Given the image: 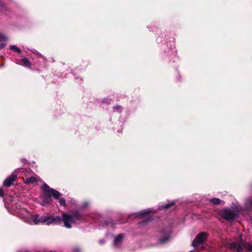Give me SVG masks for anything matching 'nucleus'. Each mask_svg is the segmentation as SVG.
<instances>
[{"label": "nucleus", "instance_id": "nucleus-19", "mask_svg": "<svg viewBox=\"0 0 252 252\" xmlns=\"http://www.w3.org/2000/svg\"><path fill=\"white\" fill-rule=\"evenodd\" d=\"M33 52L34 53H36V54H37V55H38L39 57L41 56L40 54H39V53H38L37 51L35 50L34 51H33Z\"/></svg>", "mask_w": 252, "mask_h": 252}, {"label": "nucleus", "instance_id": "nucleus-22", "mask_svg": "<svg viewBox=\"0 0 252 252\" xmlns=\"http://www.w3.org/2000/svg\"><path fill=\"white\" fill-rule=\"evenodd\" d=\"M103 102H105V99H104V100H103Z\"/></svg>", "mask_w": 252, "mask_h": 252}, {"label": "nucleus", "instance_id": "nucleus-8", "mask_svg": "<svg viewBox=\"0 0 252 252\" xmlns=\"http://www.w3.org/2000/svg\"><path fill=\"white\" fill-rule=\"evenodd\" d=\"M124 237V235H123L122 234H120L115 238L114 241V245H115V247H119L120 245L121 244V243L122 242V240H123Z\"/></svg>", "mask_w": 252, "mask_h": 252}, {"label": "nucleus", "instance_id": "nucleus-14", "mask_svg": "<svg viewBox=\"0 0 252 252\" xmlns=\"http://www.w3.org/2000/svg\"><path fill=\"white\" fill-rule=\"evenodd\" d=\"M210 202L215 205L220 204L221 202V200L218 198H214L210 200Z\"/></svg>", "mask_w": 252, "mask_h": 252}, {"label": "nucleus", "instance_id": "nucleus-16", "mask_svg": "<svg viewBox=\"0 0 252 252\" xmlns=\"http://www.w3.org/2000/svg\"><path fill=\"white\" fill-rule=\"evenodd\" d=\"M59 203L61 206H65L66 205L65 200L63 198H59Z\"/></svg>", "mask_w": 252, "mask_h": 252}, {"label": "nucleus", "instance_id": "nucleus-2", "mask_svg": "<svg viewBox=\"0 0 252 252\" xmlns=\"http://www.w3.org/2000/svg\"><path fill=\"white\" fill-rule=\"evenodd\" d=\"M42 189L44 194L41 197V204L42 206H47L52 202L51 196L54 199H58L62 194L57 190L50 188L46 184H44Z\"/></svg>", "mask_w": 252, "mask_h": 252}, {"label": "nucleus", "instance_id": "nucleus-1", "mask_svg": "<svg viewBox=\"0 0 252 252\" xmlns=\"http://www.w3.org/2000/svg\"><path fill=\"white\" fill-rule=\"evenodd\" d=\"M20 213V217L24 221L31 224H38L42 223L47 225L54 224L63 223V226L67 228H70L72 224L75 223L82 218V216L78 213L75 212L72 214L63 213L62 218L58 216H52L49 214L40 216L38 214H32L26 209H22Z\"/></svg>", "mask_w": 252, "mask_h": 252}, {"label": "nucleus", "instance_id": "nucleus-15", "mask_svg": "<svg viewBox=\"0 0 252 252\" xmlns=\"http://www.w3.org/2000/svg\"><path fill=\"white\" fill-rule=\"evenodd\" d=\"M9 49L14 52L20 53L21 50L20 48H19L18 47H17L15 45H11L9 47Z\"/></svg>", "mask_w": 252, "mask_h": 252}, {"label": "nucleus", "instance_id": "nucleus-4", "mask_svg": "<svg viewBox=\"0 0 252 252\" xmlns=\"http://www.w3.org/2000/svg\"><path fill=\"white\" fill-rule=\"evenodd\" d=\"M208 234L206 232L199 233L192 243L193 246L196 248H202L204 245V242Z\"/></svg>", "mask_w": 252, "mask_h": 252}, {"label": "nucleus", "instance_id": "nucleus-9", "mask_svg": "<svg viewBox=\"0 0 252 252\" xmlns=\"http://www.w3.org/2000/svg\"><path fill=\"white\" fill-rule=\"evenodd\" d=\"M7 37L3 34H0V42L2 43L0 44V50L2 49L6 45V42L7 41Z\"/></svg>", "mask_w": 252, "mask_h": 252}, {"label": "nucleus", "instance_id": "nucleus-20", "mask_svg": "<svg viewBox=\"0 0 252 252\" xmlns=\"http://www.w3.org/2000/svg\"><path fill=\"white\" fill-rule=\"evenodd\" d=\"M99 242H100V243H104V241H103V240H100V241H99Z\"/></svg>", "mask_w": 252, "mask_h": 252}, {"label": "nucleus", "instance_id": "nucleus-24", "mask_svg": "<svg viewBox=\"0 0 252 252\" xmlns=\"http://www.w3.org/2000/svg\"><path fill=\"white\" fill-rule=\"evenodd\" d=\"M29 252L26 251V252Z\"/></svg>", "mask_w": 252, "mask_h": 252}, {"label": "nucleus", "instance_id": "nucleus-6", "mask_svg": "<svg viewBox=\"0 0 252 252\" xmlns=\"http://www.w3.org/2000/svg\"><path fill=\"white\" fill-rule=\"evenodd\" d=\"M17 178V175L12 174L10 177L6 178L3 183V185L6 187H10L14 182Z\"/></svg>", "mask_w": 252, "mask_h": 252}, {"label": "nucleus", "instance_id": "nucleus-23", "mask_svg": "<svg viewBox=\"0 0 252 252\" xmlns=\"http://www.w3.org/2000/svg\"><path fill=\"white\" fill-rule=\"evenodd\" d=\"M189 252H193V251H190Z\"/></svg>", "mask_w": 252, "mask_h": 252}, {"label": "nucleus", "instance_id": "nucleus-13", "mask_svg": "<svg viewBox=\"0 0 252 252\" xmlns=\"http://www.w3.org/2000/svg\"><path fill=\"white\" fill-rule=\"evenodd\" d=\"M151 212V210H149V211H147V210L143 211V223H144V221L145 219H149L150 218V216L148 214V212Z\"/></svg>", "mask_w": 252, "mask_h": 252}, {"label": "nucleus", "instance_id": "nucleus-5", "mask_svg": "<svg viewBox=\"0 0 252 252\" xmlns=\"http://www.w3.org/2000/svg\"><path fill=\"white\" fill-rule=\"evenodd\" d=\"M220 215L227 220H231L235 219L239 214L234 210L224 209L220 212Z\"/></svg>", "mask_w": 252, "mask_h": 252}, {"label": "nucleus", "instance_id": "nucleus-17", "mask_svg": "<svg viewBox=\"0 0 252 252\" xmlns=\"http://www.w3.org/2000/svg\"><path fill=\"white\" fill-rule=\"evenodd\" d=\"M4 192L3 190L0 188V196L2 197L3 196Z\"/></svg>", "mask_w": 252, "mask_h": 252}, {"label": "nucleus", "instance_id": "nucleus-21", "mask_svg": "<svg viewBox=\"0 0 252 252\" xmlns=\"http://www.w3.org/2000/svg\"><path fill=\"white\" fill-rule=\"evenodd\" d=\"M125 221H120L119 223H125Z\"/></svg>", "mask_w": 252, "mask_h": 252}, {"label": "nucleus", "instance_id": "nucleus-18", "mask_svg": "<svg viewBox=\"0 0 252 252\" xmlns=\"http://www.w3.org/2000/svg\"><path fill=\"white\" fill-rule=\"evenodd\" d=\"M121 107L120 106H119V105H118V106H115V107H114V109H115V110H119V109H121Z\"/></svg>", "mask_w": 252, "mask_h": 252}, {"label": "nucleus", "instance_id": "nucleus-10", "mask_svg": "<svg viewBox=\"0 0 252 252\" xmlns=\"http://www.w3.org/2000/svg\"><path fill=\"white\" fill-rule=\"evenodd\" d=\"M170 238V234L168 233L165 234L163 237H160L159 239V243L160 244H164L167 242Z\"/></svg>", "mask_w": 252, "mask_h": 252}, {"label": "nucleus", "instance_id": "nucleus-7", "mask_svg": "<svg viewBox=\"0 0 252 252\" xmlns=\"http://www.w3.org/2000/svg\"><path fill=\"white\" fill-rule=\"evenodd\" d=\"M17 63L21 65L28 67L29 68H30L31 66V63L30 61L26 58H22L17 60Z\"/></svg>", "mask_w": 252, "mask_h": 252}, {"label": "nucleus", "instance_id": "nucleus-12", "mask_svg": "<svg viewBox=\"0 0 252 252\" xmlns=\"http://www.w3.org/2000/svg\"><path fill=\"white\" fill-rule=\"evenodd\" d=\"M174 202H172L170 203H169L165 204L163 206H159L158 208L159 209H169L170 208H172V209H173L174 208Z\"/></svg>", "mask_w": 252, "mask_h": 252}, {"label": "nucleus", "instance_id": "nucleus-11", "mask_svg": "<svg viewBox=\"0 0 252 252\" xmlns=\"http://www.w3.org/2000/svg\"><path fill=\"white\" fill-rule=\"evenodd\" d=\"M37 181V179L35 177H30L27 178L25 181V183L27 184H33Z\"/></svg>", "mask_w": 252, "mask_h": 252}, {"label": "nucleus", "instance_id": "nucleus-3", "mask_svg": "<svg viewBox=\"0 0 252 252\" xmlns=\"http://www.w3.org/2000/svg\"><path fill=\"white\" fill-rule=\"evenodd\" d=\"M227 246L229 249L238 252L243 249H247L250 251H252V244L242 241L234 242L229 241L227 242Z\"/></svg>", "mask_w": 252, "mask_h": 252}]
</instances>
